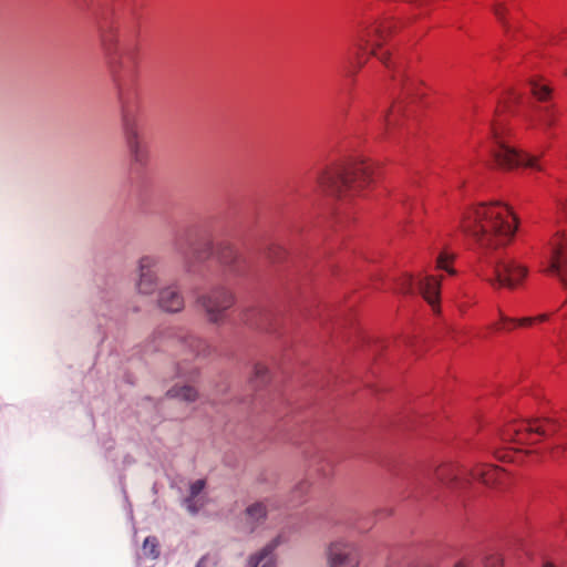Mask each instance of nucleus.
<instances>
[{
	"instance_id": "1",
	"label": "nucleus",
	"mask_w": 567,
	"mask_h": 567,
	"mask_svg": "<svg viewBox=\"0 0 567 567\" xmlns=\"http://www.w3.org/2000/svg\"><path fill=\"white\" fill-rule=\"evenodd\" d=\"M137 78L136 49L122 50L117 65L113 66V79L117 87L123 130L131 157L134 162L143 165L148 158V151L140 136L142 104Z\"/></svg>"
},
{
	"instance_id": "2",
	"label": "nucleus",
	"mask_w": 567,
	"mask_h": 567,
	"mask_svg": "<svg viewBox=\"0 0 567 567\" xmlns=\"http://www.w3.org/2000/svg\"><path fill=\"white\" fill-rule=\"evenodd\" d=\"M461 228L481 249L496 250L513 240L517 219L502 202L478 203L463 213Z\"/></svg>"
},
{
	"instance_id": "3",
	"label": "nucleus",
	"mask_w": 567,
	"mask_h": 567,
	"mask_svg": "<svg viewBox=\"0 0 567 567\" xmlns=\"http://www.w3.org/2000/svg\"><path fill=\"white\" fill-rule=\"evenodd\" d=\"M557 434L567 436L563 425L555 419L515 420L499 431V440L507 446L504 450H496L494 455L502 462L525 463L526 458L534 462L538 460L537 451L526 446Z\"/></svg>"
},
{
	"instance_id": "4",
	"label": "nucleus",
	"mask_w": 567,
	"mask_h": 567,
	"mask_svg": "<svg viewBox=\"0 0 567 567\" xmlns=\"http://www.w3.org/2000/svg\"><path fill=\"white\" fill-rule=\"evenodd\" d=\"M394 23L388 19L373 22L363 27L358 34V54L355 68L360 69L365 60L364 54L378 58L391 73L392 80L401 86L405 95H421L422 82L415 74L409 71L403 64L394 65L390 60V50L385 48Z\"/></svg>"
},
{
	"instance_id": "5",
	"label": "nucleus",
	"mask_w": 567,
	"mask_h": 567,
	"mask_svg": "<svg viewBox=\"0 0 567 567\" xmlns=\"http://www.w3.org/2000/svg\"><path fill=\"white\" fill-rule=\"evenodd\" d=\"M375 181V167L370 159L350 162L342 167L328 168L318 177L319 185L336 193L359 194Z\"/></svg>"
},
{
	"instance_id": "6",
	"label": "nucleus",
	"mask_w": 567,
	"mask_h": 567,
	"mask_svg": "<svg viewBox=\"0 0 567 567\" xmlns=\"http://www.w3.org/2000/svg\"><path fill=\"white\" fill-rule=\"evenodd\" d=\"M477 276L493 288H518L527 277V268L512 259H484L477 267Z\"/></svg>"
},
{
	"instance_id": "7",
	"label": "nucleus",
	"mask_w": 567,
	"mask_h": 567,
	"mask_svg": "<svg viewBox=\"0 0 567 567\" xmlns=\"http://www.w3.org/2000/svg\"><path fill=\"white\" fill-rule=\"evenodd\" d=\"M492 134L495 144L492 151L493 158L499 168L509 171L525 167L538 172L543 171L539 157L512 146L507 133L503 128L493 124Z\"/></svg>"
},
{
	"instance_id": "8",
	"label": "nucleus",
	"mask_w": 567,
	"mask_h": 567,
	"mask_svg": "<svg viewBox=\"0 0 567 567\" xmlns=\"http://www.w3.org/2000/svg\"><path fill=\"white\" fill-rule=\"evenodd\" d=\"M542 271L557 277L566 287L565 272L567 270V234L558 230L545 247L540 257Z\"/></svg>"
},
{
	"instance_id": "9",
	"label": "nucleus",
	"mask_w": 567,
	"mask_h": 567,
	"mask_svg": "<svg viewBox=\"0 0 567 567\" xmlns=\"http://www.w3.org/2000/svg\"><path fill=\"white\" fill-rule=\"evenodd\" d=\"M435 480L451 489H460L470 482V474L456 463H443L434 473Z\"/></svg>"
},
{
	"instance_id": "10",
	"label": "nucleus",
	"mask_w": 567,
	"mask_h": 567,
	"mask_svg": "<svg viewBox=\"0 0 567 567\" xmlns=\"http://www.w3.org/2000/svg\"><path fill=\"white\" fill-rule=\"evenodd\" d=\"M328 561L330 567H358L360 563L359 550L350 543H332L329 547Z\"/></svg>"
},
{
	"instance_id": "11",
	"label": "nucleus",
	"mask_w": 567,
	"mask_h": 567,
	"mask_svg": "<svg viewBox=\"0 0 567 567\" xmlns=\"http://www.w3.org/2000/svg\"><path fill=\"white\" fill-rule=\"evenodd\" d=\"M494 13L502 23L508 39H513L519 30L517 6L514 0H497L494 6Z\"/></svg>"
},
{
	"instance_id": "12",
	"label": "nucleus",
	"mask_w": 567,
	"mask_h": 567,
	"mask_svg": "<svg viewBox=\"0 0 567 567\" xmlns=\"http://www.w3.org/2000/svg\"><path fill=\"white\" fill-rule=\"evenodd\" d=\"M203 307L205 308L210 321H218L221 313L230 308L234 303V297L225 289H218L210 295L202 298Z\"/></svg>"
},
{
	"instance_id": "13",
	"label": "nucleus",
	"mask_w": 567,
	"mask_h": 567,
	"mask_svg": "<svg viewBox=\"0 0 567 567\" xmlns=\"http://www.w3.org/2000/svg\"><path fill=\"white\" fill-rule=\"evenodd\" d=\"M413 112L408 110L403 102H394L390 107L378 111V122L383 125L385 133L390 134L395 127L403 125L404 118Z\"/></svg>"
},
{
	"instance_id": "14",
	"label": "nucleus",
	"mask_w": 567,
	"mask_h": 567,
	"mask_svg": "<svg viewBox=\"0 0 567 567\" xmlns=\"http://www.w3.org/2000/svg\"><path fill=\"white\" fill-rule=\"evenodd\" d=\"M548 313H542L533 317H524L520 319L509 318L499 312V321L492 324L491 329L494 331H512L517 328H530L540 324L548 320Z\"/></svg>"
},
{
	"instance_id": "15",
	"label": "nucleus",
	"mask_w": 567,
	"mask_h": 567,
	"mask_svg": "<svg viewBox=\"0 0 567 567\" xmlns=\"http://www.w3.org/2000/svg\"><path fill=\"white\" fill-rule=\"evenodd\" d=\"M470 477L480 481L486 486H497L504 484L507 474L498 466L491 464H478L472 470Z\"/></svg>"
},
{
	"instance_id": "16",
	"label": "nucleus",
	"mask_w": 567,
	"mask_h": 567,
	"mask_svg": "<svg viewBox=\"0 0 567 567\" xmlns=\"http://www.w3.org/2000/svg\"><path fill=\"white\" fill-rule=\"evenodd\" d=\"M441 281L442 275H425L419 281V288L423 298L434 311L440 310Z\"/></svg>"
},
{
	"instance_id": "17",
	"label": "nucleus",
	"mask_w": 567,
	"mask_h": 567,
	"mask_svg": "<svg viewBox=\"0 0 567 567\" xmlns=\"http://www.w3.org/2000/svg\"><path fill=\"white\" fill-rule=\"evenodd\" d=\"M154 265L155 261L151 257H143L140 260L141 278L137 288L142 293H151L154 291L155 280L151 270Z\"/></svg>"
},
{
	"instance_id": "18",
	"label": "nucleus",
	"mask_w": 567,
	"mask_h": 567,
	"mask_svg": "<svg viewBox=\"0 0 567 567\" xmlns=\"http://www.w3.org/2000/svg\"><path fill=\"white\" fill-rule=\"evenodd\" d=\"M557 114L551 106H543L539 107L529 120V126L532 128L547 130L554 126Z\"/></svg>"
},
{
	"instance_id": "19",
	"label": "nucleus",
	"mask_w": 567,
	"mask_h": 567,
	"mask_svg": "<svg viewBox=\"0 0 567 567\" xmlns=\"http://www.w3.org/2000/svg\"><path fill=\"white\" fill-rule=\"evenodd\" d=\"M159 306L169 312H177L184 306L183 297L173 288L161 291Z\"/></svg>"
},
{
	"instance_id": "20",
	"label": "nucleus",
	"mask_w": 567,
	"mask_h": 567,
	"mask_svg": "<svg viewBox=\"0 0 567 567\" xmlns=\"http://www.w3.org/2000/svg\"><path fill=\"white\" fill-rule=\"evenodd\" d=\"M277 546V542H272L265 546L258 554L252 555L249 559L250 567H258L261 564V567H276L275 559L272 557V551Z\"/></svg>"
},
{
	"instance_id": "21",
	"label": "nucleus",
	"mask_w": 567,
	"mask_h": 567,
	"mask_svg": "<svg viewBox=\"0 0 567 567\" xmlns=\"http://www.w3.org/2000/svg\"><path fill=\"white\" fill-rule=\"evenodd\" d=\"M206 482L205 480H197L194 483L190 484L189 487V496L185 499V504L187 506V509L195 514L199 511L200 507H203V503L197 505L196 497L202 493V491L205 488Z\"/></svg>"
},
{
	"instance_id": "22",
	"label": "nucleus",
	"mask_w": 567,
	"mask_h": 567,
	"mask_svg": "<svg viewBox=\"0 0 567 567\" xmlns=\"http://www.w3.org/2000/svg\"><path fill=\"white\" fill-rule=\"evenodd\" d=\"M529 87L532 94L538 101H546L551 94V87L549 86L547 81L542 78H535L530 80Z\"/></svg>"
},
{
	"instance_id": "23",
	"label": "nucleus",
	"mask_w": 567,
	"mask_h": 567,
	"mask_svg": "<svg viewBox=\"0 0 567 567\" xmlns=\"http://www.w3.org/2000/svg\"><path fill=\"white\" fill-rule=\"evenodd\" d=\"M267 514V506L264 503H255L247 507L245 518L247 524L252 527L256 523L264 519Z\"/></svg>"
},
{
	"instance_id": "24",
	"label": "nucleus",
	"mask_w": 567,
	"mask_h": 567,
	"mask_svg": "<svg viewBox=\"0 0 567 567\" xmlns=\"http://www.w3.org/2000/svg\"><path fill=\"white\" fill-rule=\"evenodd\" d=\"M455 255L453 252H450L447 250H443L439 254L435 262V269L437 271H445L446 274L453 276L456 274L453 262H454Z\"/></svg>"
},
{
	"instance_id": "25",
	"label": "nucleus",
	"mask_w": 567,
	"mask_h": 567,
	"mask_svg": "<svg viewBox=\"0 0 567 567\" xmlns=\"http://www.w3.org/2000/svg\"><path fill=\"white\" fill-rule=\"evenodd\" d=\"M171 398H178L187 402H193L197 399V391L193 386L173 388L167 392Z\"/></svg>"
},
{
	"instance_id": "26",
	"label": "nucleus",
	"mask_w": 567,
	"mask_h": 567,
	"mask_svg": "<svg viewBox=\"0 0 567 567\" xmlns=\"http://www.w3.org/2000/svg\"><path fill=\"white\" fill-rule=\"evenodd\" d=\"M143 549L145 554L152 558H157L159 556L158 542L155 537H146L143 543Z\"/></svg>"
},
{
	"instance_id": "27",
	"label": "nucleus",
	"mask_w": 567,
	"mask_h": 567,
	"mask_svg": "<svg viewBox=\"0 0 567 567\" xmlns=\"http://www.w3.org/2000/svg\"><path fill=\"white\" fill-rule=\"evenodd\" d=\"M484 567H504L502 555L496 551L488 553L484 557Z\"/></svg>"
},
{
	"instance_id": "28",
	"label": "nucleus",
	"mask_w": 567,
	"mask_h": 567,
	"mask_svg": "<svg viewBox=\"0 0 567 567\" xmlns=\"http://www.w3.org/2000/svg\"><path fill=\"white\" fill-rule=\"evenodd\" d=\"M218 254L221 262L228 264L235 259V250L231 246H225Z\"/></svg>"
},
{
	"instance_id": "29",
	"label": "nucleus",
	"mask_w": 567,
	"mask_h": 567,
	"mask_svg": "<svg viewBox=\"0 0 567 567\" xmlns=\"http://www.w3.org/2000/svg\"><path fill=\"white\" fill-rule=\"evenodd\" d=\"M217 564L216 557L210 555L203 556L196 567H213Z\"/></svg>"
},
{
	"instance_id": "30",
	"label": "nucleus",
	"mask_w": 567,
	"mask_h": 567,
	"mask_svg": "<svg viewBox=\"0 0 567 567\" xmlns=\"http://www.w3.org/2000/svg\"><path fill=\"white\" fill-rule=\"evenodd\" d=\"M374 107H375V105H374V103H372V104L367 105L363 109V111L361 113L362 121H367V122L370 121V118L373 116Z\"/></svg>"
},
{
	"instance_id": "31",
	"label": "nucleus",
	"mask_w": 567,
	"mask_h": 567,
	"mask_svg": "<svg viewBox=\"0 0 567 567\" xmlns=\"http://www.w3.org/2000/svg\"><path fill=\"white\" fill-rule=\"evenodd\" d=\"M454 567H467L464 561H458Z\"/></svg>"
},
{
	"instance_id": "32",
	"label": "nucleus",
	"mask_w": 567,
	"mask_h": 567,
	"mask_svg": "<svg viewBox=\"0 0 567 567\" xmlns=\"http://www.w3.org/2000/svg\"><path fill=\"white\" fill-rule=\"evenodd\" d=\"M544 567H555L551 563H545Z\"/></svg>"
},
{
	"instance_id": "33",
	"label": "nucleus",
	"mask_w": 567,
	"mask_h": 567,
	"mask_svg": "<svg viewBox=\"0 0 567 567\" xmlns=\"http://www.w3.org/2000/svg\"><path fill=\"white\" fill-rule=\"evenodd\" d=\"M564 155H565V157L567 158V145H566V148H565V151H564Z\"/></svg>"
},
{
	"instance_id": "34",
	"label": "nucleus",
	"mask_w": 567,
	"mask_h": 567,
	"mask_svg": "<svg viewBox=\"0 0 567 567\" xmlns=\"http://www.w3.org/2000/svg\"><path fill=\"white\" fill-rule=\"evenodd\" d=\"M563 449L567 451V443L563 444Z\"/></svg>"
},
{
	"instance_id": "35",
	"label": "nucleus",
	"mask_w": 567,
	"mask_h": 567,
	"mask_svg": "<svg viewBox=\"0 0 567 567\" xmlns=\"http://www.w3.org/2000/svg\"><path fill=\"white\" fill-rule=\"evenodd\" d=\"M564 520H567V516H564Z\"/></svg>"
}]
</instances>
